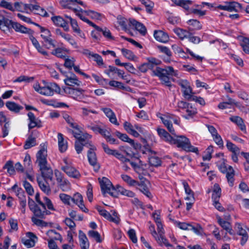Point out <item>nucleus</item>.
Instances as JSON below:
<instances>
[{"mask_svg": "<svg viewBox=\"0 0 249 249\" xmlns=\"http://www.w3.org/2000/svg\"><path fill=\"white\" fill-rule=\"evenodd\" d=\"M61 169L70 177L74 178H79L81 176L79 172L73 166L67 167H61Z\"/></svg>", "mask_w": 249, "mask_h": 249, "instance_id": "aec40b11", "label": "nucleus"}, {"mask_svg": "<svg viewBox=\"0 0 249 249\" xmlns=\"http://www.w3.org/2000/svg\"><path fill=\"white\" fill-rule=\"evenodd\" d=\"M186 115L183 116V117L186 119H190L193 118V117L196 114L197 110L196 108L193 107L192 106H189L186 109Z\"/></svg>", "mask_w": 249, "mask_h": 249, "instance_id": "09e8293b", "label": "nucleus"}, {"mask_svg": "<svg viewBox=\"0 0 249 249\" xmlns=\"http://www.w3.org/2000/svg\"><path fill=\"white\" fill-rule=\"evenodd\" d=\"M71 201L77 205L81 202H83V196L80 193H76L72 197Z\"/></svg>", "mask_w": 249, "mask_h": 249, "instance_id": "338daca9", "label": "nucleus"}, {"mask_svg": "<svg viewBox=\"0 0 249 249\" xmlns=\"http://www.w3.org/2000/svg\"><path fill=\"white\" fill-rule=\"evenodd\" d=\"M155 38L158 41L166 43L169 40V36L167 33L161 31H155L154 33Z\"/></svg>", "mask_w": 249, "mask_h": 249, "instance_id": "c85d7f7f", "label": "nucleus"}, {"mask_svg": "<svg viewBox=\"0 0 249 249\" xmlns=\"http://www.w3.org/2000/svg\"><path fill=\"white\" fill-rule=\"evenodd\" d=\"M96 208L99 214L107 220L117 224L119 223L120 219L118 216L117 213L115 211H111V212H112L111 215L109 212L100 206H97Z\"/></svg>", "mask_w": 249, "mask_h": 249, "instance_id": "423d86ee", "label": "nucleus"}, {"mask_svg": "<svg viewBox=\"0 0 249 249\" xmlns=\"http://www.w3.org/2000/svg\"><path fill=\"white\" fill-rule=\"evenodd\" d=\"M39 133L36 130H32L24 144V149H27L36 145V138L38 137Z\"/></svg>", "mask_w": 249, "mask_h": 249, "instance_id": "4468645a", "label": "nucleus"}, {"mask_svg": "<svg viewBox=\"0 0 249 249\" xmlns=\"http://www.w3.org/2000/svg\"><path fill=\"white\" fill-rule=\"evenodd\" d=\"M136 189L140 190L142 194L145 195L147 197L151 198L152 195L150 192L147 185L143 182H139L138 181V184L136 185Z\"/></svg>", "mask_w": 249, "mask_h": 249, "instance_id": "2f4dec72", "label": "nucleus"}, {"mask_svg": "<svg viewBox=\"0 0 249 249\" xmlns=\"http://www.w3.org/2000/svg\"><path fill=\"white\" fill-rule=\"evenodd\" d=\"M40 170L41 171V174L44 179H47L52 180L53 176V170L47 164L45 165L43 168L40 167Z\"/></svg>", "mask_w": 249, "mask_h": 249, "instance_id": "7c9ffc66", "label": "nucleus"}, {"mask_svg": "<svg viewBox=\"0 0 249 249\" xmlns=\"http://www.w3.org/2000/svg\"><path fill=\"white\" fill-rule=\"evenodd\" d=\"M68 52V50L67 49L57 48L51 52V54L56 56L57 57L64 58L66 56V53H65Z\"/></svg>", "mask_w": 249, "mask_h": 249, "instance_id": "a18cd8bd", "label": "nucleus"}, {"mask_svg": "<svg viewBox=\"0 0 249 249\" xmlns=\"http://www.w3.org/2000/svg\"><path fill=\"white\" fill-rule=\"evenodd\" d=\"M149 230L151 232V234L153 236V237L155 238L156 241H157V243L159 245H161V242L160 238L158 235V234L157 233L155 229V226L154 225H151L149 227Z\"/></svg>", "mask_w": 249, "mask_h": 249, "instance_id": "e2e57ef3", "label": "nucleus"}, {"mask_svg": "<svg viewBox=\"0 0 249 249\" xmlns=\"http://www.w3.org/2000/svg\"><path fill=\"white\" fill-rule=\"evenodd\" d=\"M218 9L227 11L229 12H238L242 9V5L236 1H226L224 5H219L217 6Z\"/></svg>", "mask_w": 249, "mask_h": 249, "instance_id": "6e6552de", "label": "nucleus"}, {"mask_svg": "<svg viewBox=\"0 0 249 249\" xmlns=\"http://www.w3.org/2000/svg\"><path fill=\"white\" fill-rule=\"evenodd\" d=\"M64 82L66 85L71 87H74L75 86H80L82 84V82L78 80L74 74L71 76H67L66 78L64 80Z\"/></svg>", "mask_w": 249, "mask_h": 249, "instance_id": "393cba45", "label": "nucleus"}, {"mask_svg": "<svg viewBox=\"0 0 249 249\" xmlns=\"http://www.w3.org/2000/svg\"><path fill=\"white\" fill-rule=\"evenodd\" d=\"M154 75L158 76L162 84L171 87L172 84L170 78L171 76H177L178 71L174 70L171 66L165 67V68L156 67L154 71Z\"/></svg>", "mask_w": 249, "mask_h": 249, "instance_id": "f257e3e1", "label": "nucleus"}, {"mask_svg": "<svg viewBox=\"0 0 249 249\" xmlns=\"http://www.w3.org/2000/svg\"><path fill=\"white\" fill-rule=\"evenodd\" d=\"M51 19L54 24L56 26L63 27L66 31H68L69 30L68 22L61 17L54 16L52 17Z\"/></svg>", "mask_w": 249, "mask_h": 249, "instance_id": "c756f323", "label": "nucleus"}, {"mask_svg": "<svg viewBox=\"0 0 249 249\" xmlns=\"http://www.w3.org/2000/svg\"><path fill=\"white\" fill-rule=\"evenodd\" d=\"M213 147L212 145L209 146L206 150L205 154L203 156L204 160H210L212 158V154L213 152Z\"/></svg>", "mask_w": 249, "mask_h": 249, "instance_id": "69168bd1", "label": "nucleus"}, {"mask_svg": "<svg viewBox=\"0 0 249 249\" xmlns=\"http://www.w3.org/2000/svg\"><path fill=\"white\" fill-rule=\"evenodd\" d=\"M3 168L6 169L7 173L10 175H13L15 174L16 171L15 169V166H14V163L12 160L7 161Z\"/></svg>", "mask_w": 249, "mask_h": 249, "instance_id": "de8ad7c7", "label": "nucleus"}, {"mask_svg": "<svg viewBox=\"0 0 249 249\" xmlns=\"http://www.w3.org/2000/svg\"><path fill=\"white\" fill-rule=\"evenodd\" d=\"M121 52L123 55L129 60H133L136 58L133 53L129 50L123 48L121 49Z\"/></svg>", "mask_w": 249, "mask_h": 249, "instance_id": "5fc2aeb1", "label": "nucleus"}, {"mask_svg": "<svg viewBox=\"0 0 249 249\" xmlns=\"http://www.w3.org/2000/svg\"><path fill=\"white\" fill-rule=\"evenodd\" d=\"M9 21L10 23L12 28L14 29L17 32H18L21 33H27L31 35L33 33V31L32 30L24 27L19 23L13 22L11 20H9Z\"/></svg>", "mask_w": 249, "mask_h": 249, "instance_id": "4be33fe9", "label": "nucleus"}, {"mask_svg": "<svg viewBox=\"0 0 249 249\" xmlns=\"http://www.w3.org/2000/svg\"><path fill=\"white\" fill-rule=\"evenodd\" d=\"M172 144H177L178 147H181L186 152L199 154L198 148L193 146L189 139L184 136H177V139L173 138Z\"/></svg>", "mask_w": 249, "mask_h": 249, "instance_id": "7ed1b4c3", "label": "nucleus"}, {"mask_svg": "<svg viewBox=\"0 0 249 249\" xmlns=\"http://www.w3.org/2000/svg\"><path fill=\"white\" fill-rule=\"evenodd\" d=\"M102 126V125L95 124L92 123L86 125V128L92 130L96 134H99Z\"/></svg>", "mask_w": 249, "mask_h": 249, "instance_id": "bf43d9fd", "label": "nucleus"}, {"mask_svg": "<svg viewBox=\"0 0 249 249\" xmlns=\"http://www.w3.org/2000/svg\"><path fill=\"white\" fill-rule=\"evenodd\" d=\"M230 120L232 122L236 124L242 131H245L246 130V126L241 117L237 116H232L230 118Z\"/></svg>", "mask_w": 249, "mask_h": 249, "instance_id": "37998d69", "label": "nucleus"}, {"mask_svg": "<svg viewBox=\"0 0 249 249\" xmlns=\"http://www.w3.org/2000/svg\"><path fill=\"white\" fill-rule=\"evenodd\" d=\"M64 39L67 40L70 44H71L72 46H73L75 48H77L78 46L76 42L74 40V39L71 37V35L65 33L64 35L62 37Z\"/></svg>", "mask_w": 249, "mask_h": 249, "instance_id": "052dcab7", "label": "nucleus"}, {"mask_svg": "<svg viewBox=\"0 0 249 249\" xmlns=\"http://www.w3.org/2000/svg\"><path fill=\"white\" fill-rule=\"evenodd\" d=\"M115 134L122 141L127 142L131 144L135 149L140 147V144L137 143H135L134 140L130 139L126 134H122L119 131H117L115 132Z\"/></svg>", "mask_w": 249, "mask_h": 249, "instance_id": "b1692460", "label": "nucleus"}, {"mask_svg": "<svg viewBox=\"0 0 249 249\" xmlns=\"http://www.w3.org/2000/svg\"><path fill=\"white\" fill-rule=\"evenodd\" d=\"M102 192L103 194L107 193L112 187L111 182L106 178H103L100 181Z\"/></svg>", "mask_w": 249, "mask_h": 249, "instance_id": "bb28decb", "label": "nucleus"}, {"mask_svg": "<svg viewBox=\"0 0 249 249\" xmlns=\"http://www.w3.org/2000/svg\"><path fill=\"white\" fill-rule=\"evenodd\" d=\"M59 196L60 199L65 205H71V200L72 197L66 194L61 193L59 194Z\"/></svg>", "mask_w": 249, "mask_h": 249, "instance_id": "4d7b16f0", "label": "nucleus"}, {"mask_svg": "<svg viewBox=\"0 0 249 249\" xmlns=\"http://www.w3.org/2000/svg\"><path fill=\"white\" fill-rule=\"evenodd\" d=\"M122 179L129 186H135L138 184V181L132 179L129 176L125 174L121 175Z\"/></svg>", "mask_w": 249, "mask_h": 249, "instance_id": "8fccbe9b", "label": "nucleus"}, {"mask_svg": "<svg viewBox=\"0 0 249 249\" xmlns=\"http://www.w3.org/2000/svg\"><path fill=\"white\" fill-rule=\"evenodd\" d=\"M88 235L98 243L101 242V236L99 233L97 231H89L88 232Z\"/></svg>", "mask_w": 249, "mask_h": 249, "instance_id": "0e129e2a", "label": "nucleus"}, {"mask_svg": "<svg viewBox=\"0 0 249 249\" xmlns=\"http://www.w3.org/2000/svg\"><path fill=\"white\" fill-rule=\"evenodd\" d=\"M79 238L81 248L89 247V244L86 234L81 230L79 231Z\"/></svg>", "mask_w": 249, "mask_h": 249, "instance_id": "ea45409f", "label": "nucleus"}, {"mask_svg": "<svg viewBox=\"0 0 249 249\" xmlns=\"http://www.w3.org/2000/svg\"><path fill=\"white\" fill-rule=\"evenodd\" d=\"M101 110L104 112L106 116L109 119V121L113 124L119 125L116 115L114 112L109 108L103 107Z\"/></svg>", "mask_w": 249, "mask_h": 249, "instance_id": "5701e85b", "label": "nucleus"}, {"mask_svg": "<svg viewBox=\"0 0 249 249\" xmlns=\"http://www.w3.org/2000/svg\"><path fill=\"white\" fill-rule=\"evenodd\" d=\"M91 138V136L88 133H85L83 135L80 134L79 138H77V142L83 143L85 146L89 147L93 145L91 144V142L89 139Z\"/></svg>", "mask_w": 249, "mask_h": 249, "instance_id": "72a5a7b5", "label": "nucleus"}, {"mask_svg": "<svg viewBox=\"0 0 249 249\" xmlns=\"http://www.w3.org/2000/svg\"><path fill=\"white\" fill-rule=\"evenodd\" d=\"M160 159L157 156H151L149 158V163L150 165L157 167L161 165Z\"/></svg>", "mask_w": 249, "mask_h": 249, "instance_id": "13d9d810", "label": "nucleus"}, {"mask_svg": "<svg viewBox=\"0 0 249 249\" xmlns=\"http://www.w3.org/2000/svg\"><path fill=\"white\" fill-rule=\"evenodd\" d=\"M55 175L58 185L62 191H65L68 188H70V182L64 178L61 173L59 172H55Z\"/></svg>", "mask_w": 249, "mask_h": 249, "instance_id": "2eb2a0df", "label": "nucleus"}, {"mask_svg": "<svg viewBox=\"0 0 249 249\" xmlns=\"http://www.w3.org/2000/svg\"><path fill=\"white\" fill-rule=\"evenodd\" d=\"M34 88L36 91L45 96H52L54 92L59 93L61 90L60 88L55 83H51L42 87L38 83H36L34 85Z\"/></svg>", "mask_w": 249, "mask_h": 249, "instance_id": "20e7f679", "label": "nucleus"}, {"mask_svg": "<svg viewBox=\"0 0 249 249\" xmlns=\"http://www.w3.org/2000/svg\"><path fill=\"white\" fill-rule=\"evenodd\" d=\"M46 180L44 179L41 180L40 178H38L37 179V183L41 190L46 194H49L51 193V189Z\"/></svg>", "mask_w": 249, "mask_h": 249, "instance_id": "f704fd0d", "label": "nucleus"}, {"mask_svg": "<svg viewBox=\"0 0 249 249\" xmlns=\"http://www.w3.org/2000/svg\"><path fill=\"white\" fill-rule=\"evenodd\" d=\"M46 234L49 238L48 240H53V241L54 240H60L61 242L62 241L61 235L54 230H49L47 232Z\"/></svg>", "mask_w": 249, "mask_h": 249, "instance_id": "c03bdc74", "label": "nucleus"}, {"mask_svg": "<svg viewBox=\"0 0 249 249\" xmlns=\"http://www.w3.org/2000/svg\"><path fill=\"white\" fill-rule=\"evenodd\" d=\"M47 151L45 147L42 148L36 154V162L38 163L39 168H43L47 164Z\"/></svg>", "mask_w": 249, "mask_h": 249, "instance_id": "ddd939ff", "label": "nucleus"}, {"mask_svg": "<svg viewBox=\"0 0 249 249\" xmlns=\"http://www.w3.org/2000/svg\"><path fill=\"white\" fill-rule=\"evenodd\" d=\"M129 23L134 26L141 34L145 35L146 33V29L143 24L133 18L129 19Z\"/></svg>", "mask_w": 249, "mask_h": 249, "instance_id": "a878e982", "label": "nucleus"}, {"mask_svg": "<svg viewBox=\"0 0 249 249\" xmlns=\"http://www.w3.org/2000/svg\"><path fill=\"white\" fill-rule=\"evenodd\" d=\"M102 145L104 151L107 154L114 156L123 163H126V162L130 161V160L129 159L125 157L122 154L119 153L118 151L110 149L107 145L104 143H102Z\"/></svg>", "mask_w": 249, "mask_h": 249, "instance_id": "9d476101", "label": "nucleus"}, {"mask_svg": "<svg viewBox=\"0 0 249 249\" xmlns=\"http://www.w3.org/2000/svg\"><path fill=\"white\" fill-rule=\"evenodd\" d=\"M89 148V150L88 151V158L89 164L93 167L95 172H97L100 168V164L97 162V159L95 150H96V148L94 145H92Z\"/></svg>", "mask_w": 249, "mask_h": 249, "instance_id": "0eeeda50", "label": "nucleus"}, {"mask_svg": "<svg viewBox=\"0 0 249 249\" xmlns=\"http://www.w3.org/2000/svg\"><path fill=\"white\" fill-rule=\"evenodd\" d=\"M72 10L81 20L87 22L90 26L94 27L95 24L88 19L85 16L87 15L85 12H87V10H83L81 8L76 9L73 8Z\"/></svg>", "mask_w": 249, "mask_h": 249, "instance_id": "6ab92c4d", "label": "nucleus"}, {"mask_svg": "<svg viewBox=\"0 0 249 249\" xmlns=\"http://www.w3.org/2000/svg\"><path fill=\"white\" fill-rule=\"evenodd\" d=\"M157 116L160 118L164 124L167 127L168 131L173 135H175V131L173 127L171 119H173V115L166 114H162L160 113H158Z\"/></svg>", "mask_w": 249, "mask_h": 249, "instance_id": "1a4fd4ad", "label": "nucleus"}, {"mask_svg": "<svg viewBox=\"0 0 249 249\" xmlns=\"http://www.w3.org/2000/svg\"><path fill=\"white\" fill-rule=\"evenodd\" d=\"M28 117L29 121L28 124V128L29 130L36 127L40 128L42 126L41 121L36 117L33 112H29L28 113Z\"/></svg>", "mask_w": 249, "mask_h": 249, "instance_id": "dca6fc26", "label": "nucleus"}, {"mask_svg": "<svg viewBox=\"0 0 249 249\" xmlns=\"http://www.w3.org/2000/svg\"><path fill=\"white\" fill-rule=\"evenodd\" d=\"M6 107L11 111L15 113H18L23 107L14 102L8 101L6 103Z\"/></svg>", "mask_w": 249, "mask_h": 249, "instance_id": "58836bf2", "label": "nucleus"}, {"mask_svg": "<svg viewBox=\"0 0 249 249\" xmlns=\"http://www.w3.org/2000/svg\"><path fill=\"white\" fill-rule=\"evenodd\" d=\"M188 24L190 26H191L190 28L191 30H200L202 28V25L200 23V22L196 19H190L188 20Z\"/></svg>", "mask_w": 249, "mask_h": 249, "instance_id": "603ef678", "label": "nucleus"}, {"mask_svg": "<svg viewBox=\"0 0 249 249\" xmlns=\"http://www.w3.org/2000/svg\"><path fill=\"white\" fill-rule=\"evenodd\" d=\"M176 5L181 6L185 9L188 8V5L192 3L190 0H171Z\"/></svg>", "mask_w": 249, "mask_h": 249, "instance_id": "6e6d98bb", "label": "nucleus"}, {"mask_svg": "<svg viewBox=\"0 0 249 249\" xmlns=\"http://www.w3.org/2000/svg\"><path fill=\"white\" fill-rule=\"evenodd\" d=\"M219 169L221 172L226 174V178L229 185L232 187L234 181V171L233 168L230 165L222 163L219 166Z\"/></svg>", "mask_w": 249, "mask_h": 249, "instance_id": "39448f33", "label": "nucleus"}, {"mask_svg": "<svg viewBox=\"0 0 249 249\" xmlns=\"http://www.w3.org/2000/svg\"><path fill=\"white\" fill-rule=\"evenodd\" d=\"M33 1H34L35 3L33 9V12H34L35 14L39 15L42 17H49L48 14L45 9L38 5L34 0H33Z\"/></svg>", "mask_w": 249, "mask_h": 249, "instance_id": "a19ab883", "label": "nucleus"}, {"mask_svg": "<svg viewBox=\"0 0 249 249\" xmlns=\"http://www.w3.org/2000/svg\"><path fill=\"white\" fill-rule=\"evenodd\" d=\"M87 16H90L91 18L101 20L102 19V15L98 12L92 10H87V12H85Z\"/></svg>", "mask_w": 249, "mask_h": 249, "instance_id": "680f3d73", "label": "nucleus"}, {"mask_svg": "<svg viewBox=\"0 0 249 249\" xmlns=\"http://www.w3.org/2000/svg\"><path fill=\"white\" fill-rule=\"evenodd\" d=\"M94 28L97 32H101L103 36L107 39L113 40L114 39V37L112 36L110 31L107 28L105 27L103 29L96 25H95Z\"/></svg>", "mask_w": 249, "mask_h": 249, "instance_id": "4c0bfd02", "label": "nucleus"}, {"mask_svg": "<svg viewBox=\"0 0 249 249\" xmlns=\"http://www.w3.org/2000/svg\"><path fill=\"white\" fill-rule=\"evenodd\" d=\"M235 229L237 232V234L242 236L240 244L242 246H244L247 242L249 238V236L246 231L244 229L240 223L235 224Z\"/></svg>", "mask_w": 249, "mask_h": 249, "instance_id": "f3484780", "label": "nucleus"}, {"mask_svg": "<svg viewBox=\"0 0 249 249\" xmlns=\"http://www.w3.org/2000/svg\"><path fill=\"white\" fill-rule=\"evenodd\" d=\"M28 239H22V243L27 248H31L35 246L36 236L32 232H29L26 234Z\"/></svg>", "mask_w": 249, "mask_h": 249, "instance_id": "412c9836", "label": "nucleus"}, {"mask_svg": "<svg viewBox=\"0 0 249 249\" xmlns=\"http://www.w3.org/2000/svg\"><path fill=\"white\" fill-rule=\"evenodd\" d=\"M64 90L66 93L71 95L73 99L80 101L84 98V92L85 90L81 88H71L70 87H65Z\"/></svg>", "mask_w": 249, "mask_h": 249, "instance_id": "f8f14e48", "label": "nucleus"}, {"mask_svg": "<svg viewBox=\"0 0 249 249\" xmlns=\"http://www.w3.org/2000/svg\"><path fill=\"white\" fill-rule=\"evenodd\" d=\"M118 192L121 195L129 197H134L135 194L131 191L126 190L119 186L117 187Z\"/></svg>", "mask_w": 249, "mask_h": 249, "instance_id": "3c124183", "label": "nucleus"}, {"mask_svg": "<svg viewBox=\"0 0 249 249\" xmlns=\"http://www.w3.org/2000/svg\"><path fill=\"white\" fill-rule=\"evenodd\" d=\"M226 146L232 153H240V148L230 141H227Z\"/></svg>", "mask_w": 249, "mask_h": 249, "instance_id": "864d4df0", "label": "nucleus"}, {"mask_svg": "<svg viewBox=\"0 0 249 249\" xmlns=\"http://www.w3.org/2000/svg\"><path fill=\"white\" fill-rule=\"evenodd\" d=\"M218 223L224 230L227 231V232H229L231 235L233 234L231 225L229 222L219 217L218 218Z\"/></svg>", "mask_w": 249, "mask_h": 249, "instance_id": "c9c22d12", "label": "nucleus"}, {"mask_svg": "<svg viewBox=\"0 0 249 249\" xmlns=\"http://www.w3.org/2000/svg\"><path fill=\"white\" fill-rule=\"evenodd\" d=\"M65 17L69 20L73 31L77 33L81 37L84 38L85 35L78 27L77 21L72 18L70 16L66 15Z\"/></svg>", "mask_w": 249, "mask_h": 249, "instance_id": "cd10ccee", "label": "nucleus"}, {"mask_svg": "<svg viewBox=\"0 0 249 249\" xmlns=\"http://www.w3.org/2000/svg\"><path fill=\"white\" fill-rule=\"evenodd\" d=\"M157 226V230L158 231V235L160 238L161 242V246L164 245L166 247H172V246L169 244L167 240V239L163 235L164 234V231L162 227V225L161 222L156 223Z\"/></svg>", "mask_w": 249, "mask_h": 249, "instance_id": "a211bd4d", "label": "nucleus"}, {"mask_svg": "<svg viewBox=\"0 0 249 249\" xmlns=\"http://www.w3.org/2000/svg\"><path fill=\"white\" fill-rule=\"evenodd\" d=\"M41 206L42 209L37 206L33 210L32 212L34 215L32 217L31 220L35 225L37 226L45 227L48 226V224L42 219L45 218L46 215H49L51 212L46 210L45 204Z\"/></svg>", "mask_w": 249, "mask_h": 249, "instance_id": "f03ea898", "label": "nucleus"}, {"mask_svg": "<svg viewBox=\"0 0 249 249\" xmlns=\"http://www.w3.org/2000/svg\"><path fill=\"white\" fill-rule=\"evenodd\" d=\"M241 45L246 53H249V38H244L241 43Z\"/></svg>", "mask_w": 249, "mask_h": 249, "instance_id": "774afa93", "label": "nucleus"}, {"mask_svg": "<svg viewBox=\"0 0 249 249\" xmlns=\"http://www.w3.org/2000/svg\"><path fill=\"white\" fill-rule=\"evenodd\" d=\"M124 127L125 130L130 134L135 137H138L139 134L134 129V126L129 122H125L124 124Z\"/></svg>", "mask_w": 249, "mask_h": 249, "instance_id": "79ce46f5", "label": "nucleus"}, {"mask_svg": "<svg viewBox=\"0 0 249 249\" xmlns=\"http://www.w3.org/2000/svg\"><path fill=\"white\" fill-rule=\"evenodd\" d=\"M174 32L181 40L187 38L190 33L188 31L179 28L174 29Z\"/></svg>", "mask_w": 249, "mask_h": 249, "instance_id": "49530a36", "label": "nucleus"}, {"mask_svg": "<svg viewBox=\"0 0 249 249\" xmlns=\"http://www.w3.org/2000/svg\"><path fill=\"white\" fill-rule=\"evenodd\" d=\"M178 84L182 89L183 95L188 100H190L193 96V90L187 80H180L178 82Z\"/></svg>", "mask_w": 249, "mask_h": 249, "instance_id": "9b49d317", "label": "nucleus"}, {"mask_svg": "<svg viewBox=\"0 0 249 249\" xmlns=\"http://www.w3.org/2000/svg\"><path fill=\"white\" fill-rule=\"evenodd\" d=\"M157 132L160 137L164 141L172 143L173 138L164 129L158 128Z\"/></svg>", "mask_w": 249, "mask_h": 249, "instance_id": "473e14b6", "label": "nucleus"}, {"mask_svg": "<svg viewBox=\"0 0 249 249\" xmlns=\"http://www.w3.org/2000/svg\"><path fill=\"white\" fill-rule=\"evenodd\" d=\"M59 149L61 152H64L67 149L68 145L67 142H65L63 136L59 133L57 135Z\"/></svg>", "mask_w": 249, "mask_h": 249, "instance_id": "e433bc0d", "label": "nucleus"}]
</instances>
